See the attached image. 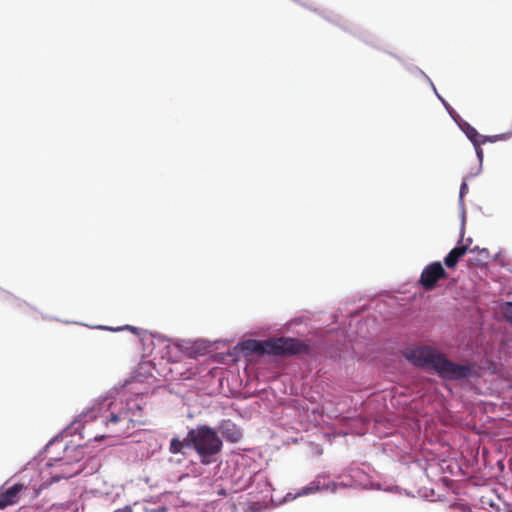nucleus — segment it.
Wrapping results in <instances>:
<instances>
[{
    "mask_svg": "<svg viewBox=\"0 0 512 512\" xmlns=\"http://www.w3.org/2000/svg\"><path fill=\"white\" fill-rule=\"evenodd\" d=\"M115 512H133L131 506H125L124 508L118 509Z\"/></svg>",
    "mask_w": 512,
    "mask_h": 512,
    "instance_id": "obj_20",
    "label": "nucleus"
},
{
    "mask_svg": "<svg viewBox=\"0 0 512 512\" xmlns=\"http://www.w3.org/2000/svg\"><path fill=\"white\" fill-rule=\"evenodd\" d=\"M141 416V404L137 398H128L126 400L117 399L112 396H105L97 399L92 405L83 411L80 418L75 420L69 427H67L59 435L52 438L45 446L41 453H45V458L37 460L39 469L42 467H52L53 462H60L65 459L61 453H67L70 446L65 438L79 432L82 424L94 422L96 425L105 428L106 432L111 435H121L127 433L131 423L139 422ZM42 454H40L41 456ZM75 472L69 473H54L49 472V479L45 480L46 476L41 470V478L44 480L40 489L50 485L53 482L59 481L61 478H69L75 475Z\"/></svg>",
    "mask_w": 512,
    "mask_h": 512,
    "instance_id": "obj_1",
    "label": "nucleus"
},
{
    "mask_svg": "<svg viewBox=\"0 0 512 512\" xmlns=\"http://www.w3.org/2000/svg\"><path fill=\"white\" fill-rule=\"evenodd\" d=\"M185 448H192V444L188 441V434L184 439L174 437L170 441L169 452L171 454H183Z\"/></svg>",
    "mask_w": 512,
    "mask_h": 512,
    "instance_id": "obj_10",
    "label": "nucleus"
},
{
    "mask_svg": "<svg viewBox=\"0 0 512 512\" xmlns=\"http://www.w3.org/2000/svg\"><path fill=\"white\" fill-rule=\"evenodd\" d=\"M24 490L23 484L16 483L12 486L3 485L0 487V509L18 502L20 493Z\"/></svg>",
    "mask_w": 512,
    "mask_h": 512,
    "instance_id": "obj_6",
    "label": "nucleus"
},
{
    "mask_svg": "<svg viewBox=\"0 0 512 512\" xmlns=\"http://www.w3.org/2000/svg\"><path fill=\"white\" fill-rule=\"evenodd\" d=\"M414 70H415L419 75H421V76H422V77H423V78H424V79L429 83V85H430V86H431V88H432V91H434V93H435V94H436V96L438 97V95H439V94H438V92H437V90H436V88H435V86H434L433 82L431 81V79H430V78H429V77H428V76H427V75H426L422 70H420V69H418V68H415Z\"/></svg>",
    "mask_w": 512,
    "mask_h": 512,
    "instance_id": "obj_19",
    "label": "nucleus"
},
{
    "mask_svg": "<svg viewBox=\"0 0 512 512\" xmlns=\"http://www.w3.org/2000/svg\"><path fill=\"white\" fill-rule=\"evenodd\" d=\"M467 189H468V186H467V183L464 181L462 182L461 186H460V191H459V205H460V208H461V234L463 235L464 233V223H465V209H464V203H463V198L465 196V194L467 193Z\"/></svg>",
    "mask_w": 512,
    "mask_h": 512,
    "instance_id": "obj_13",
    "label": "nucleus"
},
{
    "mask_svg": "<svg viewBox=\"0 0 512 512\" xmlns=\"http://www.w3.org/2000/svg\"><path fill=\"white\" fill-rule=\"evenodd\" d=\"M447 273L441 264V262L436 261L428 264L422 270V273L419 278V284L425 290H432L436 287L438 281L440 279L446 278Z\"/></svg>",
    "mask_w": 512,
    "mask_h": 512,
    "instance_id": "obj_5",
    "label": "nucleus"
},
{
    "mask_svg": "<svg viewBox=\"0 0 512 512\" xmlns=\"http://www.w3.org/2000/svg\"><path fill=\"white\" fill-rule=\"evenodd\" d=\"M511 137H512V132L511 131L505 132V133H501V134H497V135H492V136L480 135L479 142H480V144H484V143H487V142L495 143L497 141L508 140Z\"/></svg>",
    "mask_w": 512,
    "mask_h": 512,
    "instance_id": "obj_12",
    "label": "nucleus"
},
{
    "mask_svg": "<svg viewBox=\"0 0 512 512\" xmlns=\"http://www.w3.org/2000/svg\"><path fill=\"white\" fill-rule=\"evenodd\" d=\"M102 439H104V435L95 436V440H97V441H100Z\"/></svg>",
    "mask_w": 512,
    "mask_h": 512,
    "instance_id": "obj_21",
    "label": "nucleus"
},
{
    "mask_svg": "<svg viewBox=\"0 0 512 512\" xmlns=\"http://www.w3.org/2000/svg\"><path fill=\"white\" fill-rule=\"evenodd\" d=\"M503 315L512 324V302H507L503 307Z\"/></svg>",
    "mask_w": 512,
    "mask_h": 512,
    "instance_id": "obj_18",
    "label": "nucleus"
},
{
    "mask_svg": "<svg viewBox=\"0 0 512 512\" xmlns=\"http://www.w3.org/2000/svg\"><path fill=\"white\" fill-rule=\"evenodd\" d=\"M329 20H330V21H332V22H338V20H339V17L337 16L336 18H333V19H329Z\"/></svg>",
    "mask_w": 512,
    "mask_h": 512,
    "instance_id": "obj_23",
    "label": "nucleus"
},
{
    "mask_svg": "<svg viewBox=\"0 0 512 512\" xmlns=\"http://www.w3.org/2000/svg\"><path fill=\"white\" fill-rule=\"evenodd\" d=\"M322 478H324L323 475H318L312 482H310L305 487H302L297 492H295V493H293V492L287 493L286 496L284 497V501H286V502L287 501H292V500H295L298 497L314 494L317 491L322 490V481H321Z\"/></svg>",
    "mask_w": 512,
    "mask_h": 512,
    "instance_id": "obj_7",
    "label": "nucleus"
},
{
    "mask_svg": "<svg viewBox=\"0 0 512 512\" xmlns=\"http://www.w3.org/2000/svg\"><path fill=\"white\" fill-rule=\"evenodd\" d=\"M406 359L416 366L435 371L447 380L466 379L471 375L469 365L456 364L436 349L427 346H419L407 351Z\"/></svg>",
    "mask_w": 512,
    "mask_h": 512,
    "instance_id": "obj_2",
    "label": "nucleus"
},
{
    "mask_svg": "<svg viewBox=\"0 0 512 512\" xmlns=\"http://www.w3.org/2000/svg\"><path fill=\"white\" fill-rule=\"evenodd\" d=\"M472 144L474 146V149H475V152H476V156H477V159L479 161V167H478V169H477V171L475 173L471 174V177L476 176V175H478L481 172V170H482V163H483V150L480 147V145H481L480 142L477 141V142H474Z\"/></svg>",
    "mask_w": 512,
    "mask_h": 512,
    "instance_id": "obj_14",
    "label": "nucleus"
},
{
    "mask_svg": "<svg viewBox=\"0 0 512 512\" xmlns=\"http://www.w3.org/2000/svg\"><path fill=\"white\" fill-rule=\"evenodd\" d=\"M97 328L103 329V330H110V331L130 330V331H133L135 333L138 330L136 327H133V326H130V325H126L124 327H117V328H112V327L100 325V326H97Z\"/></svg>",
    "mask_w": 512,
    "mask_h": 512,
    "instance_id": "obj_17",
    "label": "nucleus"
},
{
    "mask_svg": "<svg viewBox=\"0 0 512 512\" xmlns=\"http://www.w3.org/2000/svg\"><path fill=\"white\" fill-rule=\"evenodd\" d=\"M468 251V245H457L444 258V264L448 268H454L459 259Z\"/></svg>",
    "mask_w": 512,
    "mask_h": 512,
    "instance_id": "obj_9",
    "label": "nucleus"
},
{
    "mask_svg": "<svg viewBox=\"0 0 512 512\" xmlns=\"http://www.w3.org/2000/svg\"><path fill=\"white\" fill-rule=\"evenodd\" d=\"M438 99L441 101L451 118L455 121V123L459 120L460 115L447 103L445 99H443L440 95H438Z\"/></svg>",
    "mask_w": 512,
    "mask_h": 512,
    "instance_id": "obj_15",
    "label": "nucleus"
},
{
    "mask_svg": "<svg viewBox=\"0 0 512 512\" xmlns=\"http://www.w3.org/2000/svg\"><path fill=\"white\" fill-rule=\"evenodd\" d=\"M219 432L223 438L231 443L238 442L242 437L239 427L229 419L221 421Z\"/></svg>",
    "mask_w": 512,
    "mask_h": 512,
    "instance_id": "obj_8",
    "label": "nucleus"
},
{
    "mask_svg": "<svg viewBox=\"0 0 512 512\" xmlns=\"http://www.w3.org/2000/svg\"><path fill=\"white\" fill-rule=\"evenodd\" d=\"M346 484L338 482H330L328 484L322 483V489L329 490L330 492H336L339 487H346Z\"/></svg>",
    "mask_w": 512,
    "mask_h": 512,
    "instance_id": "obj_16",
    "label": "nucleus"
},
{
    "mask_svg": "<svg viewBox=\"0 0 512 512\" xmlns=\"http://www.w3.org/2000/svg\"><path fill=\"white\" fill-rule=\"evenodd\" d=\"M188 441L192 444L203 463H209V458L218 454L223 446L218 432L207 426L199 425L188 431Z\"/></svg>",
    "mask_w": 512,
    "mask_h": 512,
    "instance_id": "obj_4",
    "label": "nucleus"
},
{
    "mask_svg": "<svg viewBox=\"0 0 512 512\" xmlns=\"http://www.w3.org/2000/svg\"><path fill=\"white\" fill-rule=\"evenodd\" d=\"M244 349L257 354L286 356L305 353L308 346L295 338L280 337L264 341L251 339L245 342Z\"/></svg>",
    "mask_w": 512,
    "mask_h": 512,
    "instance_id": "obj_3",
    "label": "nucleus"
},
{
    "mask_svg": "<svg viewBox=\"0 0 512 512\" xmlns=\"http://www.w3.org/2000/svg\"><path fill=\"white\" fill-rule=\"evenodd\" d=\"M456 124L462 130V132L466 135V137L471 141V143L479 141L480 134L468 122H466L462 118H459V120L456 122Z\"/></svg>",
    "mask_w": 512,
    "mask_h": 512,
    "instance_id": "obj_11",
    "label": "nucleus"
},
{
    "mask_svg": "<svg viewBox=\"0 0 512 512\" xmlns=\"http://www.w3.org/2000/svg\"><path fill=\"white\" fill-rule=\"evenodd\" d=\"M471 242H472V239H471V238H468V239H467V243H466L465 245H468V246H469V244H470ZM458 245H462V244H461V243H459Z\"/></svg>",
    "mask_w": 512,
    "mask_h": 512,
    "instance_id": "obj_22",
    "label": "nucleus"
}]
</instances>
